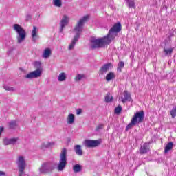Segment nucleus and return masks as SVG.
Listing matches in <instances>:
<instances>
[{"label":"nucleus","mask_w":176,"mask_h":176,"mask_svg":"<svg viewBox=\"0 0 176 176\" xmlns=\"http://www.w3.org/2000/svg\"><path fill=\"white\" fill-rule=\"evenodd\" d=\"M121 31L122 24L118 22L110 29L108 34L104 37L91 39V49H100L101 47H104L105 45H109Z\"/></svg>","instance_id":"1"},{"label":"nucleus","mask_w":176,"mask_h":176,"mask_svg":"<svg viewBox=\"0 0 176 176\" xmlns=\"http://www.w3.org/2000/svg\"><path fill=\"white\" fill-rule=\"evenodd\" d=\"M88 19L89 16H85L77 22V24L74 29V32H75L76 35L74 36L72 43L69 45V50H72V49L75 47V45H76V43L78 41H79V38H80V35L83 31L85 23H86Z\"/></svg>","instance_id":"2"},{"label":"nucleus","mask_w":176,"mask_h":176,"mask_svg":"<svg viewBox=\"0 0 176 176\" xmlns=\"http://www.w3.org/2000/svg\"><path fill=\"white\" fill-rule=\"evenodd\" d=\"M144 116L145 113H144V111L135 113L133 118H132L131 120V122L126 126V131H129V130H130L133 126H135V124H138L139 123H142Z\"/></svg>","instance_id":"3"},{"label":"nucleus","mask_w":176,"mask_h":176,"mask_svg":"<svg viewBox=\"0 0 176 176\" xmlns=\"http://www.w3.org/2000/svg\"><path fill=\"white\" fill-rule=\"evenodd\" d=\"M13 30L18 34L16 36L17 43H21L24 42V41H25V38L27 37V32H25V30H24L21 25L17 23L13 25Z\"/></svg>","instance_id":"4"},{"label":"nucleus","mask_w":176,"mask_h":176,"mask_svg":"<svg viewBox=\"0 0 176 176\" xmlns=\"http://www.w3.org/2000/svg\"><path fill=\"white\" fill-rule=\"evenodd\" d=\"M34 67L36 68V70L25 75V79H34V78H39L42 75V63L40 61H36Z\"/></svg>","instance_id":"5"},{"label":"nucleus","mask_w":176,"mask_h":176,"mask_svg":"<svg viewBox=\"0 0 176 176\" xmlns=\"http://www.w3.org/2000/svg\"><path fill=\"white\" fill-rule=\"evenodd\" d=\"M67 163L68 162H67V148H64L61 151L59 158V162L56 167L58 171H63L65 167H67Z\"/></svg>","instance_id":"6"},{"label":"nucleus","mask_w":176,"mask_h":176,"mask_svg":"<svg viewBox=\"0 0 176 176\" xmlns=\"http://www.w3.org/2000/svg\"><path fill=\"white\" fill-rule=\"evenodd\" d=\"M19 176H25V167H27V162H25V158L24 156H19L16 162Z\"/></svg>","instance_id":"7"},{"label":"nucleus","mask_w":176,"mask_h":176,"mask_svg":"<svg viewBox=\"0 0 176 176\" xmlns=\"http://www.w3.org/2000/svg\"><path fill=\"white\" fill-rule=\"evenodd\" d=\"M54 168V163L50 162H44L38 168V172L39 174H49V173H52Z\"/></svg>","instance_id":"8"},{"label":"nucleus","mask_w":176,"mask_h":176,"mask_svg":"<svg viewBox=\"0 0 176 176\" xmlns=\"http://www.w3.org/2000/svg\"><path fill=\"white\" fill-rule=\"evenodd\" d=\"M102 140L98 139L96 140H85L83 141V145L85 148H97L101 145Z\"/></svg>","instance_id":"9"},{"label":"nucleus","mask_w":176,"mask_h":176,"mask_svg":"<svg viewBox=\"0 0 176 176\" xmlns=\"http://www.w3.org/2000/svg\"><path fill=\"white\" fill-rule=\"evenodd\" d=\"M111 68H113V65L111 63H108L103 65L99 69V75H105V74H107Z\"/></svg>","instance_id":"10"},{"label":"nucleus","mask_w":176,"mask_h":176,"mask_svg":"<svg viewBox=\"0 0 176 176\" xmlns=\"http://www.w3.org/2000/svg\"><path fill=\"white\" fill-rule=\"evenodd\" d=\"M19 138H5L3 140V144L5 146L7 145H16L17 144V142L19 141Z\"/></svg>","instance_id":"11"},{"label":"nucleus","mask_w":176,"mask_h":176,"mask_svg":"<svg viewBox=\"0 0 176 176\" xmlns=\"http://www.w3.org/2000/svg\"><path fill=\"white\" fill-rule=\"evenodd\" d=\"M68 21H69V18H68V16L64 15L63 18L62 19L60 23V28L59 29L60 33H63V31L65 28V25H68Z\"/></svg>","instance_id":"12"},{"label":"nucleus","mask_w":176,"mask_h":176,"mask_svg":"<svg viewBox=\"0 0 176 176\" xmlns=\"http://www.w3.org/2000/svg\"><path fill=\"white\" fill-rule=\"evenodd\" d=\"M32 41L35 43L38 39H39V35H38V28L36 26H33V30H32Z\"/></svg>","instance_id":"13"},{"label":"nucleus","mask_w":176,"mask_h":176,"mask_svg":"<svg viewBox=\"0 0 176 176\" xmlns=\"http://www.w3.org/2000/svg\"><path fill=\"white\" fill-rule=\"evenodd\" d=\"M74 151L78 156L83 155V150H82V146L79 144H76L74 146Z\"/></svg>","instance_id":"14"},{"label":"nucleus","mask_w":176,"mask_h":176,"mask_svg":"<svg viewBox=\"0 0 176 176\" xmlns=\"http://www.w3.org/2000/svg\"><path fill=\"white\" fill-rule=\"evenodd\" d=\"M148 151H149V144L144 143L142 146H141L140 149L141 155H145V153H148Z\"/></svg>","instance_id":"15"},{"label":"nucleus","mask_w":176,"mask_h":176,"mask_svg":"<svg viewBox=\"0 0 176 176\" xmlns=\"http://www.w3.org/2000/svg\"><path fill=\"white\" fill-rule=\"evenodd\" d=\"M124 98H122V102L123 104L126 102V101H131V95L127 91H124L123 92Z\"/></svg>","instance_id":"16"},{"label":"nucleus","mask_w":176,"mask_h":176,"mask_svg":"<svg viewBox=\"0 0 176 176\" xmlns=\"http://www.w3.org/2000/svg\"><path fill=\"white\" fill-rule=\"evenodd\" d=\"M50 56H52V50H50V48H46L44 50L42 57L43 58H49Z\"/></svg>","instance_id":"17"},{"label":"nucleus","mask_w":176,"mask_h":176,"mask_svg":"<svg viewBox=\"0 0 176 176\" xmlns=\"http://www.w3.org/2000/svg\"><path fill=\"white\" fill-rule=\"evenodd\" d=\"M68 124H74L75 123V115L69 114L67 118Z\"/></svg>","instance_id":"18"},{"label":"nucleus","mask_w":176,"mask_h":176,"mask_svg":"<svg viewBox=\"0 0 176 176\" xmlns=\"http://www.w3.org/2000/svg\"><path fill=\"white\" fill-rule=\"evenodd\" d=\"M173 146H174V142H170L169 143H168L165 146L164 153H168L169 151H171V149H173Z\"/></svg>","instance_id":"19"},{"label":"nucleus","mask_w":176,"mask_h":176,"mask_svg":"<svg viewBox=\"0 0 176 176\" xmlns=\"http://www.w3.org/2000/svg\"><path fill=\"white\" fill-rule=\"evenodd\" d=\"M116 78V76L115 75V73L111 72L107 74L106 80L107 82H109V81L112 80V79H115Z\"/></svg>","instance_id":"20"},{"label":"nucleus","mask_w":176,"mask_h":176,"mask_svg":"<svg viewBox=\"0 0 176 176\" xmlns=\"http://www.w3.org/2000/svg\"><path fill=\"white\" fill-rule=\"evenodd\" d=\"M52 5L55 8H61L63 6V1L61 0H52Z\"/></svg>","instance_id":"21"},{"label":"nucleus","mask_w":176,"mask_h":176,"mask_svg":"<svg viewBox=\"0 0 176 176\" xmlns=\"http://www.w3.org/2000/svg\"><path fill=\"white\" fill-rule=\"evenodd\" d=\"M67 79V76H65V73L62 72L58 76V82H64Z\"/></svg>","instance_id":"22"},{"label":"nucleus","mask_w":176,"mask_h":176,"mask_svg":"<svg viewBox=\"0 0 176 176\" xmlns=\"http://www.w3.org/2000/svg\"><path fill=\"white\" fill-rule=\"evenodd\" d=\"M74 173H80L82 171V166L80 164H76L73 166Z\"/></svg>","instance_id":"23"},{"label":"nucleus","mask_w":176,"mask_h":176,"mask_svg":"<svg viewBox=\"0 0 176 176\" xmlns=\"http://www.w3.org/2000/svg\"><path fill=\"white\" fill-rule=\"evenodd\" d=\"M85 78H86V76L85 74H77V76L74 78V80L76 82H80L82 79H85Z\"/></svg>","instance_id":"24"},{"label":"nucleus","mask_w":176,"mask_h":176,"mask_svg":"<svg viewBox=\"0 0 176 176\" xmlns=\"http://www.w3.org/2000/svg\"><path fill=\"white\" fill-rule=\"evenodd\" d=\"M112 100H113V98L111 96V93H107L105 96V102H112Z\"/></svg>","instance_id":"25"},{"label":"nucleus","mask_w":176,"mask_h":176,"mask_svg":"<svg viewBox=\"0 0 176 176\" xmlns=\"http://www.w3.org/2000/svg\"><path fill=\"white\" fill-rule=\"evenodd\" d=\"M122 68H124V62L121 61L118 63V67H117V71L118 72H122Z\"/></svg>","instance_id":"26"},{"label":"nucleus","mask_w":176,"mask_h":176,"mask_svg":"<svg viewBox=\"0 0 176 176\" xmlns=\"http://www.w3.org/2000/svg\"><path fill=\"white\" fill-rule=\"evenodd\" d=\"M174 50V48H169V49H164V53L165 54V56H168V54H172Z\"/></svg>","instance_id":"27"},{"label":"nucleus","mask_w":176,"mask_h":176,"mask_svg":"<svg viewBox=\"0 0 176 176\" xmlns=\"http://www.w3.org/2000/svg\"><path fill=\"white\" fill-rule=\"evenodd\" d=\"M9 127H10V129H12V130H14V129H16V127H17V123H16V121L10 122Z\"/></svg>","instance_id":"28"},{"label":"nucleus","mask_w":176,"mask_h":176,"mask_svg":"<svg viewBox=\"0 0 176 176\" xmlns=\"http://www.w3.org/2000/svg\"><path fill=\"white\" fill-rule=\"evenodd\" d=\"M3 89H5L7 91H16V88L13 87H9L8 85L3 86Z\"/></svg>","instance_id":"29"},{"label":"nucleus","mask_w":176,"mask_h":176,"mask_svg":"<svg viewBox=\"0 0 176 176\" xmlns=\"http://www.w3.org/2000/svg\"><path fill=\"white\" fill-rule=\"evenodd\" d=\"M53 145H54V142L43 143L42 144V148H50V146H53Z\"/></svg>","instance_id":"30"},{"label":"nucleus","mask_w":176,"mask_h":176,"mask_svg":"<svg viewBox=\"0 0 176 176\" xmlns=\"http://www.w3.org/2000/svg\"><path fill=\"white\" fill-rule=\"evenodd\" d=\"M170 116L173 119H174L176 116V106L172 109L170 111Z\"/></svg>","instance_id":"31"},{"label":"nucleus","mask_w":176,"mask_h":176,"mask_svg":"<svg viewBox=\"0 0 176 176\" xmlns=\"http://www.w3.org/2000/svg\"><path fill=\"white\" fill-rule=\"evenodd\" d=\"M122 109H123V108L122 107V106L119 105L118 106L116 109H115V113H116L117 115H119V113H120L122 112Z\"/></svg>","instance_id":"32"},{"label":"nucleus","mask_w":176,"mask_h":176,"mask_svg":"<svg viewBox=\"0 0 176 176\" xmlns=\"http://www.w3.org/2000/svg\"><path fill=\"white\" fill-rule=\"evenodd\" d=\"M129 8H135V3H134V0H127Z\"/></svg>","instance_id":"33"},{"label":"nucleus","mask_w":176,"mask_h":176,"mask_svg":"<svg viewBox=\"0 0 176 176\" xmlns=\"http://www.w3.org/2000/svg\"><path fill=\"white\" fill-rule=\"evenodd\" d=\"M104 129V124H100L96 126V131H100V130H102Z\"/></svg>","instance_id":"34"},{"label":"nucleus","mask_w":176,"mask_h":176,"mask_svg":"<svg viewBox=\"0 0 176 176\" xmlns=\"http://www.w3.org/2000/svg\"><path fill=\"white\" fill-rule=\"evenodd\" d=\"M14 50L13 47L9 48L8 51L7 52V54H11V53Z\"/></svg>","instance_id":"35"},{"label":"nucleus","mask_w":176,"mask_h":176,"mask_svg":"<svg viewBox=\"0 0 176 176\" xmlns=\"http://www.w3.org/2000/svg\"><path fill=\"white\" fill-rule=\"evenodd\" d=\"M80 113H82V109H78L76 110V114L77 115H80Z\"/></svg>","instance_id":"36"},{"label":"nucleus","mask_w":176,"mask_h":176,"mask_svg":"<svg viewBox=\"0 0 176 176\" xmlns=\"http://www.w3.org/2000/svg\"><path fill=\"white\" fill-rule=\"evenodd\" d=\"M31 15H30V14H28L27 16H26V19H27V20H30V19H31Z\"/></svg>","instance_id":"37"}]
</instances>
